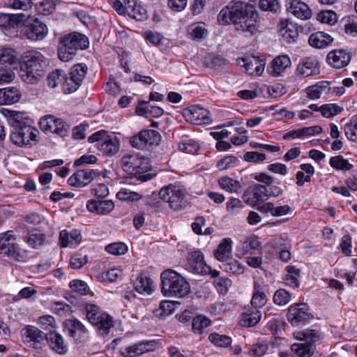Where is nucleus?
<instances>
[{
    "instance_id": "nucleus-17",
    "label": "nucleus",
    "mask_w": 357,
    "mask_h": 357,
    "mask_svg": "<svg viewBox=\"0 0 357 357\" xmlns=\"http://www.w3.org/2000/svg\"><path fill=\"white\" fill-rule=\"evenodd\" d=\"M319 73V62L317 57L309 56L303 59L296 68L297 75L307 77Z\"/></svg>"
},
{
    "instance_id": "nucleus-61",
    "label": "nucleus",
    "mask_w": 357,
    "mask_h": 357,
    "mask_svg": "<svg viewBox=\"0 0 357 357\" xmlns=\"http://www.w3.org/2000/svg\"><path fill=\"white\" fill-rule=\"evenodd\" d=\"M15 78V73L12 67H0V84L12 82Z\"/></svg>"
},
{
    "instance_id": "nucleus-12",
    "label": "nucleus",
    "mask_w": 357,
    "mask_h": 357,
    "mask_svg": "<svg viewBox=\"0 0 357 357\" xmlns=\"http://www.w3.org/2000/svg\"><path fill=\"white\" fill-rule=\"evenodd\" d=\"M21 33L26 39L37 41L43 40L47 35L48 29L46 24L38 19H34L32 22L22 27Z\"/></svg>"
},
{
    "instance_id": "nucleus-11",
    "label": "nucleus",
    "mask_w": 357,
    "mask_h": 357,
    "mask_svg": "<svg viewBox=\"0 0 357 357\" xmlns=\"http://www.w3.org/2000/svg\"><path fill=\"white\" fill-rule=\"evenodd\" d=\"M287 318L293 326H298L306 324L312 318V315L309 312L306 303H299L289 307Z\"/></svg>"
},
{
    "instance_id": "nucleus-9",
    "label": "nucleus",
    "mask_w": 357,
    "mask_h": 357,
    "mask_svg": "<svg viewBox=\"0 0 357 357\" xmlns=\"http://www.w3.org/2000/svg\"><path fill=\"white\" fill-rule=\"evenodd\" d=\"M0 254L7 256L14 261H24L25 260L11 231L0 234Z\"/></svg>"
},
{
    "instance_id": "nucleus-57",
    "label": "nucleus",
    "mask_w": 357,
    "mask_h": 357,
    "mask_svg": "<svg viewBox=\"0 0 357 357\" xmlns=\"http://www.w3.org/2000/svg\"><path fill=\"white\" fill-rule=\"evenodd\" d=\"M80 86L81 84L71 75H66V78L62 84V89L64 93H71L76 91Z\"/></svg>"
},
{
    "instance_id": "nucleus-20",
    "label": "nucleus",
    "mask_w": 357,
    "mask_h": 357,
    "mask_svg": "<svg viewBox=\"0 0 357 357\" xmlns=\"http://www.w3.org/2000/svg\"><path fill=\"white\" fill-rule=\"evenodd\" d=\"M327 60L328 63L334 68H342L349 64L351 54L342 49L335 50L328 54Z\"/></svg>"
},
{
    "instance_id": "nucleus-27",
    "label": "nucleus",
    "mask_w": 357,
    "mask_h": 357,
    "mask_svg": "<svg viewBox=\"0 0 357 357\" xmlns=\"http://www.w3.org/2000/svg\"><path fill=\"white\" fill-rule=\"evenodd\" d=\"M291 62L287 55H280L275 57L271 63V74L280 76L287 68L291 66Z\"/></svg>"
},
{
    "instance_id": "nucleus-54",
    "label": "nucleus",
    "mask_w": 357,
    "mask_h": 357,
    "mask_svg": "<svg viewBox=\"0 0 357 357\" xmlns=\"http://www.w3.org/2000/svg\"><path fill=\"white\" fill-rule=\"evenodd\" d=\"M227 60L220 56L210 55L206 57L208 67L213 69H222L227 65Z\"/></svg>"
},
{
    "instance_id": "nucleus-22",
    "label": "nucleus",
    "mask_w": 357,
    "mask_h": 357,
    "mask_svg": "<svg viewBox=\"0 0 357 357\" xmlns=\"http://www.w3.org/2000/svg\"><path fill=\"white\" fill-rule=\"evenodd\" d=\"M86 208L89 211L98 215H106L114 208V202L110 200H89Z\"/></svg>"
},
{
    "instance_id": "nucleus-21",
    "label": "nucleus",
    "mask_w": 357,
    "mask_h": 357,
    "mask_svg": "<svg viewBox=\"0 0 357 357\" xmlns=\"http://www.w3.org/2000/svg\"><path fill=\"white\" fill-rule=\"evenodd\" d=\"M25 19L24 13H0V27L6 30L15 29L23 24Z\"/></svg>"
},
{
    "instance_id": "nucleus-58",
    "label": "nucleus",
    "mask_w": 357,
    "mask_h": 357,
    "mask_svg": "<svg viewBox=\"0 0 357 357\" xmlns=\"http://www.w3.org/2000/svg\"><path fill=\"white\" fill-rule=\"evenodd\" d=\"M6 6L12 9L27 10L33 6L31 0H9Z\"/></svg>"
},
{
    "instance_id": "nucleus-29",
    "label": "nucleus",
    "mask_w": 357,
    "mask_h": 357,
    "mask_svg": "<svg viewBox=\"0 0 357 357\" xmlns=\"http://www.w3.org/2000/svg\"><path fill=\"white\" fill-rule=\"evenodd\" d=\"M268 298L264 287L257 281L254 282L253 294L251 300L252 308L257 309L263 307L267 302Z\"/></svg>"
},
{
    "instance_id": "nucleus-37",
    "label": "nucleus",
    "mask_w": 357,
    "mask_h": 357,
    "mask_svg": "<svg viewBox=\"0 0 357 357\" xmlns=\"http://www.w3.org/2000/svg\"><path fill=\"white\" fill-rule=\"evenodd\" d=\"M296 339L305 341V343L315 342L319 338V331L312 329L297 331L294 333Z\"/></svg>"
},
{
    "instance_id": "nucleus-33",
    "label": "nucleus",
    "mask_w": 357,
    "mask_h": 357,
    "mask_svg": "<svg viewBox=\"0 0 357 357\" xmlns=\"http://www.w3.org/2000/svg\"><path fill=\"white\" fill-rule=\"evenodd\" d=\"M60 241L61 246L66 247H75L81 241L80 232L77 230H73L70 233L66 231H62L60 233Z\"/></svg>"
},
{
    "instance_id": "nucleus-24",
    "label": "nucleus",
    "mask_w": 357,
    "mask_h": 357,
    "mask_svg": "<svg viewBox=\"0 0 357 357\" xmlns=\"http://www.w3.org/2000/svg\"><path fill=\"white\" fill-rule=\"evenodd\" d=\"M45 339L50 347L59 354H64L68 347L63 343L62 336L56 331H50L45 334Z\"/></svg>"
},
{
    "instance_id": "nucleus-8",
    "label": "nucleus",
    "mask_w": 357,
    "mask_h": 357,
    "mask_svg": "<svg viewBox=\"0 0 357 357\" xmlns=\"http://www.w3.org/2000/svg\"><path fill=\"white\" fill-rule=\"evenodd\" d=\"M121 166L124 172L134 176L144 174L150 169L149 159L138 153L125 155L121 158Z\"/></svg>"
},
{
    "instance_id": "nucleus-35",
    "label": "nucleus",
    "mask_w": 357,
    "mask_h": 357,
    "mask_svg": "<svg viewBox=\"0 0 357 357\" xmlns=\"http://www.w3.org/2000/svg\"><path fill=\"white\" fill-rule=\"evenodd\" d=\"M280 32L287 43L294 42L298 38V31L292 24H288L287 20L285 22L281 21Z\"/></svg>"
},
{
    "instance_id": "nucleus-36",
    "label": "nucleus",
    "mask_w": 357,
    "mask_h": 357,
    "mask_svg": "<svg viewBox=\"0 0 357 357\" xmlns=\"http://www.w3.org/2000/svg\"><path fill=\"white\" fill-rule=\"evenodd\" d=\"M151 284V280L143 275H139L134 283L135 289L138 293L147 294L153 291Z\"/></svg>"
},
{
    "instance_id": "nucleus-44",
    "label": "nucleus",
    "mask_w": 357,
    "mask_h": 357,
    "mask_svg": "<svg viewBox=\"0 0 357 357\" xmlns=\"http://www.w3.org/2000/svg\"><path fill=\"white\" fill-rule=\"evenodd\" d=\"M287 274L285 283L287 285L298 287L299 286L300 270L293 266H287Z\"/></svg>"
},
{
    "instance_id": "nucleus-19",
    "label": "nucleus",
    "mask_w": 357,
    "mask_h": 357,
    "mask_svg": "<svg viewBox=\"0 0 357 357\" xmlns=\"http://www.w3.org/2000/svg\"><path fill=\"white\" fill-rule=\"evenodd\" d=\"M254 179L257 181L261 183L264 185V192L267 197H278L282 193V190L280 187L273 184V177L268 175L266 173H257L253 176Z\"/></svg>"
},
{
    "instance_id": "nucleus-31",
    "label": "nucleus",
    "mask_w": 357,
    "mask_h": 357,
    "mask_svg": "<svg viewBox=\"0 0 357 357\" xmlns=\"http://www.w3.org/2000/svg\"><path fill=\"white\" fill-rule=\"evenodd\" d=\"M261 314L258 309L251 308L243 312L240 324L242 326L252 327L259 323Z\"/></svg>"
},
{
    "instance_id": "nucleus-41",
    "label": "nucleus",
    "mask_w": 357,
    "mask_h": 357,
    "mask_svg": "<svg viewBox=\"0 0 357 357\" xmlns=\"http://www.w3.org/2000/svg\"><path fill=\"white\" fill-rule=\"evenodd\" d=\"M344 132L347 138L357 143V116H353L344 126Z\"/></svg>"
},
{
    "instance_id": "nucleus-48",
    "label": "nucleus",
    "mask_w": 357,
    "mask_h": 357,
    "mask_svg": "<svg viewBox=\"0 0 357 357\" xmlns=\"http://www.w3.org/2000/svg\"><path fill=\"white\" fill-rule=\"evenodd\" d=\"M45 337V334L38 328L30 326L26 329V338L28 342H33L36 347Z\"/></svg>"
},
{
    "instance_id": "nucleus-45",
    "label": "nucleus",
    "mask_w": 357,
    "mask_h": 357,
    "mask_svg": "<svg viewBox=\"0 0 357 357\" xmlns=\"http://www.w3.org/2000/svg\"><path fill=\"white\" fill-rule=\"evenodd\" d=\"M222 268L227 273L240 275L244 272V266L238 261L229 258L228 261L222 263Z\"/></svg>"
},
{
    "instance_id": "nucleus-15",
    "label": "nucleus",
    "mask_w": 357,
    "mask_h": 357,
    "mask_svg": "<svg viewBox=\"0 0 357 357\" xmlns=\"http://www.w3.org/2000/svg\"><path fill=\"white\" fill-rule=\"evenodd\" d=\"M99 174L91 169H79L68 179L70 185L82 188L90 183Z\"/></svg>"
},
{
    "instance_id": "nucleus-46",
    "label": "nucleus",
    "mask_w": 357,
    "mask_h": 357,
    "mask_svg": "<svg viewBox=\"0 0 357 357\" xmlns=\"http://www.w3.org/2000/svg\"><path fill=\"white\" fill-rule=\"evenodd\" d=\"M312 348L310 343H294L291 346V351L300 357H309L312 355Z\"/></svg>"
},
{
    "instance_id": "nucleus-6",
    "label": "nucleus",
    "mask_w": 357,
    "mask_h": 357,
    "mask_svg": "<svg viewBox=\"0 0 357 357\" xmlns=\"http://www.w3.org/2000/svg\"><path fill=\"white\" fill-rule=\"evenodd\" d=\"M186 195L182 186L175 185L162 188L159 192V197L169 203V207L174 211H179L186 207L188 205Z\"/></svg>"
},
{
    "instance_id": "nucleus-53",
    "label": "nucleus",
    "mask_w": 357,
    "mask_h": 357,
    "mask_svg": "<svg viewBox=\"0 0 357 357\" xmlns=\"http://www.w3.org/2000/svg\"><path fill=\"white\" fill-rule=\"evenodd\" d=\"M208 339L212 344L220 347H227L231 343L230 337L216 333L210 334Z\"/></svg>"
},
{
    "instance_id": "nucleus-43",
    "label": "nucleus",
    "mask_w": 357,
    "mask_h": 357,
    "mask_svg": "<svg viewBox=\"0 0 357 357\" xmlns=\"http://www.w3.org/2000/svg\"><path fill=\"white\" fill-rule=\"evenodd\" d=\"M329 164L333 168L342 171L350 170L353 167V165L349 163L348 160L340 155L331 157Z\"/></svg>"
},
{
    "instance_id": "nucleus-25",
    "label": "nucleus",
    "mask_w": 357,
    "mask_h": 357,
    "mask_svg": "<svg viewBox=\"0 0 357 357\" xmlns=\"http://www.w3.org/2000/svg\"><path fill=\"white\" fill-rule=\"evenodd\" d=\"M64 328L72 337L82 336L87 333L86 326L78 319H69L64 322Z\"/></svg>"
},
{
    "instance_id": "nucleus-28",
    "label": "nucleus",
    "mask_w": 357,
    "mask_h": 357,
    "mask_svg": "<svg viewBox=\"0 0 357 357\" xmlns=\"http://www.w3.org/2000/svg\"><path fill=\"white\" fill-rule=\"evenodd\" d=\"M333 40V38L328 33L317 31L312 33L308 39L309 44L315 48H324L330 45Z\"/></svg>"
},
{
    "instance_id": "nucleus-26",
    "label": "nucleus",
    "mask_w": 357,
    "mask_h": 357,
    "mask_svg": "<svg viewBox=\"0 0 357 357\" xmlns=\"http://www.w3.org/2000/svg\"><path fill=\"white\" fill-rule=\"evenodd\" d=\"M140 105H145V106H137L135 112L139 116H144L146 117L158 118L164 114V110L160 107L153 106L149 104V102L142 100L139 101Z\"/></svg>"
},
{
    "instance_id": "nucleus-52",
    "label": "nucleus",
    "mask_w": 357,
    "mask_h": 357,
    "mask_svg": "<svg viewBox=\"0 0 357 357\" xmlns=\"http://www.w3.org/2000/svg\"><path fill=\"white\" fill-rule=\"evenodd\" d=\"M88 68L85 64L79 63L75 65L69 73L77 82L82 84L87 73Z\"/></svg>"
},
{
    "instance_id": "nucleus-30",
    "label": "nucleus",
    "mask_w": 357,
    "mask_h": 357,
    "mask_svg": "<svg viewBox=\"0 0 357 357\" xmlns=\"http://www.w3.org/2000/svg\"><path fill=\"white\" fill-rule=\"evenodd\" d=\"M97 146L100 151L106 155H114L119 149V142L115 137L107 136L101 143L98 144Z\"/></svg>"
},
{
    "instance_id": "nucleus-62",
    "label": "nucleus",
    "mask_w": 357,
    "mask_h": 357,
    "mask_svg": "<svg viewBox=\"0 0 357 357\" xmlns=\"http://www.w3.org/2000/svg\"><path fill=\"white\" fill-rule=\"evenodd\" d=\"M265 319H268L266 326L268 330L270 331L273 335L278 334L280 325L282 323L279 316L274 314L273 317L269 319V316L266 313Z\"/></svg>"
},
{
    "instance_id": "nucleus-40",
    "label": "nucleus",
    "mask_w": 357,
    "mask_h": 357,
    "mask_svg": "<svg viewBox=\"0 0 357 357\" xmlns=\"http://www.w3.org/2000/svg\"><path fill=\"white\" fill-rule=\"evenodd\" d=\"M218 183L222 189L231 193L238 192L241 188V185L239 181L227 176L220 178Z\"/></svg>"
},
{
    "instance_id": "nucleus-32",
    "label": "nucleus",
    "mask_w": 357,
    "mask_h": 357,
    "mask_svg": "<svg viewBox=\"0 0 357 357\" xmlns=\"http://www.w3.org/2000/svg\"><path fill=\"white\" fill-rule=\"evenodd\" d=\"M231 253V241L229 238H224L215 250L214 256L217 260L223 263L229 259Z\"/></svg>"
},
{
    "instance_id": "nucleus-14",
    "label": "nucleus",
    "mask_w": 357,
    "mask_h": 357,
    "mask_svg": "<svg viewBox=\"0 0 357 357\" xmlns=\"http://www.w3.org/2000/svg\"><path fill=\"white\" fill-rule=\"evenodd\" d=\"M264 190V185L255 184L244 192L243 199L247 204L255 207L259 204L268 199Z\"/></svg>"
},
{
    "instance_id": "nucleus-59",
    "label": "nucleus",
    "mask_w": 357,
    "mask_h": 357,
    "mask_svg": "<svg viewBox=\"0 0 357 357\" xmlns=\"http://www.w3.org/2000/svg\"><path fill=\"white\" fill-rule=\"evenodd\" d=\"M26 242L33 248L41 245L44 241V235L38 230L33 231L26 237Z\"/></svg>"
},
{
    "instance_id": "nucleus-4",
    "label": "nucleus",
    "mask_w": 357,
    "mask_h": 357,
    "mask_svg": "<svg viewBox=\"0 0 357 357\" xmlns=\"http://www.w3.org/2000/svg\"><path fill=\"white\" fill-rule=\"evenodd\" d=\"M45 58L37 50H29L25 52L21 63L20 76L23 82L27 84L36 83L44 74Z\"/></svg>"
},
{
    "instance_id": "nucleus-38",
    "label": "nucleus",
    "mask_w": 357,
    "mask_h": 357,
    "mask_svg": "<svg viewBox=\"0 0 357 357\" xmlns=\"http://www.w3.org/2000/svg\"><path fill=\"white\" fill-rule=\"evenodd\" d=\"M2 94L4 105H12L17 102L21 97L22 94L20 90L17 87H7L2 89Z\"/></svg>"
},
{
    "instance_id": "nucleus-3",
    "label": "nucleus",
    "mask_w": 357,
    "mask_h": 357,
    "mask_svg": "<svg viewBox=\"0 0 357 357\" xmlns=\"http://www.w3.org/2000/svg\"><path fill=\"white\" fill-rule=\"evenodd\" d=\"M161 292L166 297L181 298L190 292L186 279L172 269L163 271L160 274Z\"/></svg>"
},
{
    "instance_id": "nucleus-23",
    "label": "nucleus",
    "mask_w": 357,
    "mask_h": 357,
    "mask_svg": "<svg viewBox=\"0 0 357 357\" xmlns=\"http://www.w3.org/2000/svg\"><path fill=\"white\" fill-rule=\"evenodd\" d=\"M288 9L294 16L303 20H308L312 16L308 6L298 0H291Z\"/></svg>"
},
{
    "instance_id": "nucleus-18",
    "label": "nucleus",
    "mask_w": 357,
    "mask_h": 357,
    "mask_svg": "<svg viewBox=\"0 0 357 357\" xmlns=\"http://www.w3.org/2000/svg\"><path fill=\"white\" fill-rule=\"evenodd\" d=\"M185 116L194 124H208L211 122L209 112L199 105L190 107L185 110Z\"/></svg>"
},
{
    "instance_id": "nucleus-2",
    "label": "nucleus",
    "mask_w": 357,
    "mask_h": 357,
    "mask_svg": "<svg viewBox=\"0 0 357 357\" xmlns=\"http://www.w3.org/2000/svg\"><path fill=\"white\" fill-rule=\"evenodd\" d=\"M1 112L13 128L9 137L13 144L23 147L36 140L38 131L26 123L24 113L6 109H2Z\"/></svg>"
},
{
    "instance_id": "nucleus-56",
    "label": "nucleus",
    "mask_w": 357,
    "mask_h": 357,
    "mask_svg": "<svg viewBox=\"0 0 357 357\" xmlns=\"http://www.w3.org/2000/svg\"><path fill=\"white\" fill-rule=\"evenodd\" d=\"M178 148L180 151L183 152L195 154L199 150V146L196 141L188 139H183L181 143H179Z\"/></svg>"
},
{
    "instance_id": "nucleus-34",
    "label": "nucleus",
    "mask_w": 357,
    "mask_h": 357,
    "mask_svg": "<svg viewBox=\"0 0 357 357\" xmlns=\"http://www.w3.org/2000/svg\"><path fill=\"white\" fill-rule=\"evenodd\" d=\"M17 60V53L14 49L3 47L0 50V67H12Z\"/></svg>"
},
{
    "instance_id": "nucleus-39",
    "label": "nucleus",
    "mask_w": 357,
    "mask_h": 357,
    "mask_svg": "<svg viewBox=\"0 0 357 357\" xmlns=\"http://www.w3.org/2000/svg\"><path fill=\"white\" fill-rule=\"evenodd\" d=\"M207 33L205 24L203 22H196L190 24L188 28V34L192 39H202Z\"/></svg>"
},
{
    "instance_id": "nucleus-50",
    "label": "nucleus",
    "mask_w": 357,
    "mask_h": 357,
    "mask_svg": "<svg viewBox=\"0 0 357 357\" xmlns=\"http://www.w3.org/2000/svg\"><path fill=\"white\" fill-rule=\"evenodd\" d=\"M58 119L53 116H47L40 119V127L45 132L54 133Z\"/></svg>"
},
{
    "instance_id": "nucleus-63",
    "label": "nucleus",
    "mask_w": 357,
    "mask_h": 357,
    "mask_svg": "<svg viewBox=\"0 0 357 357\" xmlns=\"http://www.w3.org/2000/svg\"><path fill=\"white\" fill-rule=\"evenodd\" d=\"M290 301V294L284 289L277 290L273 295V301L278 305H285Z\"/></svg>"
},
{
    "instance_id": "nucleus-49",
    "label": "nucleus",
    "mask_w": 357,
    "mask_h": 357,
    "mask_svg": "<svg viewBox=\"0 0 357 357\" xmlns=\"http://www.w3.org/2000/svg\"><path fill=\"white\" fill-rule=\"evenodd\" d=\"M58 119L53 116H47L40 119V127L45 132L54 133Z\"/></svg>"
},
{
    "instance_id": "nucleus-10",
    "label": "nucleus",
    "mask_w": 357,
    "mask_h": 357,
    "mask_svg": "<svg viewBox=\"0 0 357 357\" xmlns=\"http://www.w3.org/2000/svg\"><path fill=\"white\" fill-rule=\"evenodd\" d=\"M160 133L153 130H143L130 139L132 147L139 150H146L158 146L160 142Z\"/></svg>"
},
{
    "instance_id": "nucleus-51",
    "label": "nucleus",
    "mask_w": 357,
    "mask_h": 357,
    "mask_svg": "<svg viewBox=\"0 0 357 357\" xmlns=\"http://www.w3.org/2000/svg\"><path fill=\"white\" fill-rule=\"evenodd\" d=\"M58 119L53 116H47L40 119V127L45 132L54 133Z\"/></svg>"
},
{
    "instance_id": "nucleus-5",
    "label": "nucleus",
    "mask_w": 357,
    "mask_h": 357,
    "mask_svg": "<svg viewBox=\"0 0 357 357\" xmlns=\"http://www.w3.org/2000/svg\"><path fill=\"white\" fill-rule=\"evenodd\" d=\"M61 46L59 49V58L63 61H68L75 56L78 50H84L89 47V42L86 36L73 32L61 38Z\"/></svg>"
},
{
    "instance_id": "nucleus-55",
    "label": "nucleus",
    "mask_w": 357,
    "mask_h": 357,
    "mask_svg": "<svg viewBox=\"0 0 357 357\" xmlns=\"http://www.w3.org/2000/svg\"><path fill=\"white\" fill-rule=\"evenodd\" d=\"M136 5L137 3L135 0H123V3H116V9L119 14L130 16Z\"/></svg>"
},
{
    "instance_id": "nucleus-13",
    "label": "nucleus",
    "mask_w": 357,
    "mask_h": 357,
    "mask_svg": "<svg viewBox=\"0 0 357 357\" xmlns=\"http://www.w3.org/2000/svg\"><path fill=\"white\" fill-rule=\"evenodd\" d=\"M186 269L201 275L209 271V266L206 264L204 255L200 250H195L188 254Z\"/></svg>"
},
{
    "instance_id": "nucleus-60",
    "label": "nucleus",
    "mask_w": 357,
    "mask_h": 357,
    "mask_svg": "<svg viewBox=\"0 0 357 357\" xmlns=\"http://www.w3.org/2000/svg\"><path fill=\"white\" fill-rule=\"evenodd\" d=\"M213 284L218 291L225 295L228 292L231 281L226 277H221L213 280Z\"/></svg>"
},
{
    "instance_id": "nucleus-42",
    "label": "nucleus",
    "mask_w": 357,
    "mask_h": 357,
    "mask_svg": "<svg viewBox=\"0 0 357 357\" xmlns=\"http://www.w3.org/2000/svg\"><path fill=\"white\" fill-rule=\"evenodd\" d=\"M211 321L204 315H197L192 319V326L194 333L201 334L209 326Z\"/></svg>"
},
{
    "instance_id": "nucleus-64",
    "label": "nucleus",
    "mask_w": 357,
    "mask_h": 357,
    "mask_svg": "<svg viewBox=\"0 0 357 357\" xmlns=\"http://www.w3.org/2000/svg\"><path fill=\"white\" fill-rule=\"evenodd\" d=\"M317 20L321 23L334 24L337 20V15L332 10H323L318 14Z\"/></svg>"
},
{
    "instance_id": "nucleus-16",
    "label": "nucleus",
    "mask_w": 357,
    "mask_h": 357,
    "mask_svg": "<svg viewBox=\"0 0 357 357\" xmlns=\"http://www.w3.org/2000/svg\"><path fill=\"white\" fill-rule=\"evenodd\" d=\"M237 63L244 67L245 72L249 75H260L265 66V61L259 57L252 56L250 58H239L237 59Z\"/></svg>"
},
{
    "instance_id": "nucleus-1",
    "label": "nucleus",
    "mask_w": 357,
    "mask_h": 357,
    "mask_svg": "<svg viewBox=\"0 0 357 357\" xmlns=\"http://www.w3.org/2000/svg\"><path fill=\"white\" fill-rule=\"evenodd\" d=\"M221 24L232 23L238 31L253 35L257 31V14L243 1L230 2L218 15Z\"/></svg>"
},
{
    "instance_id": "nucleus-7",
    "label": "nucleus",
    "mask_w": 357,
    "mask_h": 357,
    "mask_svg": "<svg viewBox=\"0 0 357 357\" xmlns=\"http://www.w3.org/2000/svg\"><path fill=\"white\" fill-rule=\"evenodd\" d=\"M87 319L93 325L96 326L102 335H107L113 327L112 318L102 312L94 304H87L85 307Z\"/></svg>"
},
{
    "instance_id": "nucleus-47",
    "label": "nucleus",
    "mask_w": 357,
    "mask_h": 357,
    "mask_svg": "<svg viewBox=\"0 0 357 357\" xmlns=\"http://www.w3.org/2000/svg\"><path fill=\"white\" fill-rule=\"evenodd\" d=\"M65 78V72L63 70L57 69L48 75L47 85L54 89L59 84L62 85Z\"/></svg>"
}]
</instances>
